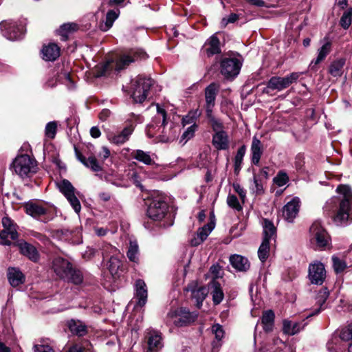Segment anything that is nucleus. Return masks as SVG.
<instances>
[{"mask_svg":"<svg viewBox=\"0 0 352 352\" xmlns=\"http://www.w3.org/2000/svg\"><path fill=\"white\" fill-rule=\"evenodd\" d=\"M336 192L340 194V199H331L324 205V210L327 215H332L334 223L338 226L347 225L352 222V190L349 185L340 184Z\"/></svg>","mask_w":352,"mask_h":352,"instance_id":"nucleus-1","label":"nucleus"},{"mask_svg":"<svg viewBox=\"0 0 352 352\" xmlns=\"http://www.w3.org/2000/svg\"><path fill=\"white\" fill-rule=\"evenodd\" d=\"M52 269L61 279L78 285L82 282V272L73 267L72 264L62 257H56L52 261Z\"/></svg>","mask_w":352,"mask_h":352,"instance_id":"nucleus-2","label":"nucleus"},{"mask_svg":"<svg viewBox=\"0 0 352 352\" xmlns=\"http://www.w3.org/2000/svg\"><path fill=\"white\" fill-rule=\"evenodd\" d=\"M155 81L144 75L138 76L131 81V98L135 103H142L152 97L151 93Z\"/></svg>","mask_w":352,"mask_h":352,"instance_id":"nucleus-3","label":"nucleus"},{"mask_svg":"<svg viewBox=\"0 0 352 352\" xmlns=\"http://www.w3.org/2000/svg\"><path fill=\"white\" fill-rule=\"evenodd\" d=\"M219 64L220 73L227 79L234 78L241 71L243 58L238 53L230 52L221 56Z\"/></svg>","mask_w":352,"mask_h":352,"instance_id":"nucleus-4","label":"nucleus"},{"mask_svg":"<svg viewBox=\"0 0 352 352\" xmlns=\"http://www.w3.org/2000/svg\"><path fill=\"white\" fill-rule=\"evenodd\" d=\"M143 117L140 114L131 113L124 122V126L122 130L117 134L109 135V140L111 143L121 145L127 142L132 135L137 124L143 122Z\"/></svg>","mask_w":352,"mask_h":352,"instance_id":"nucleus-5","label":"nucleus"},{"mask_svg":"<svg viewBox=\"0 0 352 352\" xmlns=\"http://www.w3.org/2000/svg\"><path fill=\"white\" fill-rule=\"evenodd\" d=\"M198 316L197 311H190L186 307H179L168 313L166 324H173L177 327L189 326L196 321Z\"/></svg>","mask_w":352,"mask_h":352,"instance_id":"nucleus-6","label":"nucleus"},{"mask_svg":"<svg viewBox=\"0 0 352 352\" xmlns=\"http://www.w3.org/2000/svg\"><path fill=\"white\" fill-rule=\"evenodd\" d=\"M146 215L154 221H161L168 212V205L162 195L153 196L146 201Z\"/></svg>","mask_w":352,"mask_h":352,"instance_id":"nucleus-7","label":"nucleus"},{"mask_svg":"<svg viewBox=\"0 0 352 352\" xmlns=\"http://www.w3.org/2000/svg\"><path fill=\"white\" fill-rule=\"evenodd\" d=\"M146 56V53L141 50H130L128 53L120 56L115 63L113 61H107L102 66V71L100 73V76L105 75L113 67H115L116 71L119 72L126 68L131 63L138 59L145 58Z\"/></svg>","mask_w":352,"mask_h":352,"instance_id":"nucleus-8","label":"nucleus"},{"mask_svg":"<svg viewBox=\"0 0 352 352\" xmlns=\"http://www.w3.org/2000/svg\"><path fill=\"white\" fill-rule=\"evenodd\" d=\"M12 168L21 177H29L36 173L37 162L28 155H21L14 160Z\"/></svg>","mask_w":352,"mask_h":352,"instance_id":"nucleus-9","label":"nucleus"},{"mask_svg":"<svg viewBox=\"0 0 352 352\" xmlns=\"http://www.w3.org/2000/svg\"><path fill=\"white\" fill-rule=\"evenodd\" d=\"M2 225L3 229L0 232V244L3 245H13L8 238L12 240H16L19 234L16 230V225L9 217H3L2 219Z\"/></svg>","mask_w":352,"mask_h":352,"instance_id":"nucleus-10","label":"nucleus"},{"mask_svg":"<svg viewBox=\"0 0 352 352\" xmlns=\"http://www.w3.org/2000/svg\"><path fill=\"white\" fill-rule=\"evenodd\" d=\"M300 77V73L292 72L285 77L273 76L267 82V88L272 90L282 91L296 82Z\"/></svg>","mask_w":352,"mask_h":352,"instance_id":"nucleus-11","label":"nucleus"},{"mask_svg":"<svg viewBox=\"0 0 352 352\" xmlns=\"http://www.w3.org/2000/svg\"><path fill=\"white\" fill-rule=\"evenodd\" d=\"M311 241L316 243L319 249H322L329 244L330 237L322 228L320 221H314L310 227Z\"/></svg>","mask_w":352,"mask_h":352,"instance_id":"nucleus-12","label":"nucleus"},{"mask_svg":"<svg viewBox=\"0 0 352 352\" xmlns=\"http://www.w3.org/2000/svg\"><path fill=\"white\" fill-rule=\"evenodd\" d=\"M0 29L4 37L10 41L21 39L23 35V27L14 21H2Z\"/></svg>","mask_w":352,"mask_h":352,"instance_id":"nucleus-13","label":"nucleus"},{"mask_svg":"<svg viewBox=\"0 0 352 352\" xmlns=\"http://www.w3.org/2000/svg\"><path fill=\"white\" fill-rule=\"evenodd\" d=\"M13 245L19 248L20 253L32 262L39 261L40 254L37 248L23 239H19L13 243Z\"/></svg>","mask_w":352,"mask_h":352,"instance_id":"nucleus-14","label":"nucleus"},{"mask_svg":"<svg viewBox=\"0 0 352 352\" xmlns=\"http://www.w3.org/2000/svg\"><path fill=\"white\" fill-rule=\"evenodd\" d=\"M308 276L312 284L322 285L326 277L324 265L318 261L310 264Z\"/></svg>","mask_w":352,"mask_h":352,"instance_id":"nucleus-15","label":"nucleus"},{"mask_svg":"<svg viewBox=\"0 0 352 352\" xmlns=\"http://www.w3.org/2000/svg\"><path fill=\"white\" fill-rule=\"evenodd\" d=\"M300 206L298 197H294L283 208V217L288 222H293L297 217Z\"/></svg>","mask_w":352,"mask_h":352,"instance_id":"nucleus-16","label":"nucleus"},{"mask_svg":"<svg viewBox=\"0 0 352 352\" xmlns=\"http://www.w3.org/2000/svg\"><path fill=\"white\" fill-rule=\"evenodd\" d=\"M66 325L74 336L83 337L88 333V326L86 323L78 319H70L66 322Z\"/></svg>","mask_w":352,"mask_h":352,"instance_id":"nucleus-17","label":"nucleus"},{"mask_svg":"<svg viewBox=\"0 0 352 352\" xmlns=\"http://www.w3.org/2000/svg\"><path fill=\"white\" fill-rule=\"evenodd\" d=\"M219 89V85L215 82L210 83L205 89L206 111L213 110Z\"/></svg>","mask_w":352,"mask_h":352,"instance_id":"nucleus-18","label":"nucleus"},{"mask_svg":"<svg viewBox=\"0 0 352 352\" xmlns=\"http://www.w3.org/2000/svg\"><path fill=\"white\" fill-rule=\"evenodd\" d=\"M202 52L207 55L208 57L212 56L215 54L221 53L219 38L214 34L211 36L205 43Z\"/></svg>","mask_w":352,"mask_h":352,"instance_id":"nucleus-19","label":"nucleus"},{"mask_svg":"<svg viewBox=\"0 0 352 352\" xmlns=\"http://www.w3.org/2000/svg\"><path fill=\"white\" fill-rule=\"evenodd\" d=\"M186 290L191 292L192 299L196 301V307L200 309L202 307L204 300L208 295L207 289L205 287H197L196 285H189Z\"/></svg>","mask_w":352,"mask_h":352,"instance_id":"nucleus-20","label":"nucleus"},{"mask_svg":"<svg viewBox=\"0 0 352 352\" xmlns=\"http://www.w3.org/2000/svg\"><path fill=\"white\" fill-rule=\"evenodd\" d=\"M135 296L138 300V305L140 307L144 306L147 301L148 292L146 285L143 280H136L135 283Z\"/></svg>","mask_w":352,"mask_h":352,"instance_id":"nucleus-21","label":"nucleus"},{"mask_svg":"<svg viewBox=\"0 0 352 352\" xmlns=\"http://www.w3.org/2000/svg\"><path fill=\"white\" fill-rule=\"evenodd\" d=\"M148 352H153L162 347L161 333L155 331H150L146 334Z\"/></svg>","mask_w":352,"mask_h":352,"instance_id":"nucleus-22","label":"nucleus"},{"mask_svg":"<svg viewBox=\"0 0 352 352\" xmlns=\"http://www.w3.org/2000/svg\"><path fill=\"white\" fill-rule=\"evenodd\" d=\"M229 137L226 131H219L212 135V144L217 150H227L229 148Z\"/></svg>","mask_w":352,"mask_h":352,"instance_id":"nucleus-23","label":"nucleus"},{"mask_svg":"<svg viewBox=\"0 0 352 352\" xmlns=\"http://www.w3.org/2000/svg\"><path fill=\"white\" fill-rule=\"evenodd\" d=\"M251 162L257 166L263 153V144L256 136H254L251 144Z\"/></svg>","mask_w":352,"mask_h":352,"instance_id":"nucleus-24","label":"nucleus"},{"mask_svg":"<svg viewBox=\"0 0 352 352\" xmlns=\"http://www.w3.org/2000/svg\"><path fill=\"white\" fill-rule=\"evenodd\" d=\"M41 54L43 60L54 61L60 56V47L55 43H49L43 47Z\"/></svg>","mask_w":352,"mask_h":352,"instance_id":"nucleus-25","label":"nucleus"},{"mask_svg":"<svg viewBox=\"0 0 352 352\" xmlns=\"http://www.w3.org/2000/svg\"><path fill=\"white\" fill-rule=\"evenodd\" d=\"M7 276L10 284L14 287L25 282V276L19 269L15 267L8 268Z\"/></svg>","mask_w":352,"mask_h":352,"instance_id":"nucleus-26","label":"nucleus"},{"mask_svg":"<svg viewBox=\"0 0 352 352\" xmlns=\"http://www.w3.org/2000/svg\"><path fill=\"white\" fill-rule=\"evenodd\" d=\"M230 261L234 269L241 272L247 271L250 266L248 258L239 254L231 256Z\"/></svg>","mask_w":352,"mask_h":352,"instance_id":"nucleus-27","label":"nucleus"},{"mask_svg":"<svg viewBox=\"0 0 352 352\" xmlns=\"http://www.w3.org/2000/svg\"><path fill=\"white\" fill-rule=\"evenodd\" d=\"M78 25L76 23H67L63 24L56 32L60 36L61 41H66L71 34L78 31Z\"/></svg>","mask_w":352,"mask_h":352,"instance_id":"nucleus-28","label":"nucleus"},{"mask_svg":"<svg viewBox=\"0 0 352 352\" xmlns=\"http://www.w3.org/2000/svg\"><path fill=\"white\" fill-rule=\"evenodd\" d=\"M262 226L263 229V240L270 241V240L274 239L276 236V228L274 226V223L268 219H263Z\"/></svg>","mask_w":352,"mask_h":352,"instance_id":"nucleus-29","label":"nucleus"},{"mask_svg":"<svg viewBox=\"0 0 352 352\" xmlns=\"http://www.w3.org/2000/svg\"><path fill=\"white\" fill-rule=\"evenodd\" d=\"M167 122L164 124V125H162L160 126L162 127V135H160V141L163 142H168L173 141L177 134V126H175L174 124L171 123L168 127V129H166Z\"/></svg>","mask_w":352,"mask_h":352,"instance_id":"nucleus-30","label":"nucleus"},{"mask_svg":"<svg viewBox=\"0 0 352 352\" xmlns=\"http://www.w3.org/2000/svg\"><path fill=\"white\" fill-rule=\"evenodd\" d=\"M331 50V43L328 38H326V42L318 50L317 58L315 60H313L310 64L311 69H314L315 65L324 60L327 56L330 53Z\"/></svg>","mask_w":352,"mask_h":352,"instance_id":"nucleus-31","label":"nucleus"},{"mask_svg":"<svg viewBox=\"0 0 352 352\" xmlns=\"http://www.w3.org/2000/svg\"><path fill=\"white\" fill-rule=\"evenodd\" d=\"M346 64L344 58H340L332 61L329 66V73L333 77H340L344 73Z\"/></svg>","mask_w":352,"mask_h":352,"instance_id":"nucleus-32","label":"nucleus"},{"mask_svg":"<svg viewBox=\"0 0 352 352\" xmlns=\"http://www.w3.org/2000/svg\"><path fill=\"white\" fill-rule=\"evenodd\" d=\"M212 291L211 295L212 297L213 304L217 305L220 304L224 298L223 292L221 287L220 283L216 280H212L210 283Z\"/></svg>","mask_w":352,"mask_h":352,"instance_id":"nucleus-33","label":"nucleus"},{"mask_svg":"<svg viewBox=\"0 0 352 352\" xmlns=\"http://www.w3.org/2000/svg\"><path fill=\"white\" fill-rule=\"evenodd\" d=\"M25 212L34 218H38L47 212L46 208L36 203H27L25 206Z\"/></svg>","mask_w":352,"mask_h":352,"instance_id":"nucleus-34","label":"nucleus"},{"mask_svg":"<svg viewBox=\"0 0 352 352\" xmlns=\"http://www.w3.org/2000/svg\"><path fill=\"white\" fill-rule=\"evenodd\" d=\"M303 328L304 324L302 322H292L288 320H284L283 322V332L287 335L293 336Z\"/></svg>","mask_w":352,"mask_h":352,"instance_id":"nucleus-35","label":"nucleus"},{"mask_svg":"<svg viewBox=\"0 0 352 352\" xmlns=\"http://www.w3.org/2000/svg\"><path fill=\"white\" fill-rule=\"evenodd\" d=\"M275 315L272 310L270 309L263 313L261 323L263 330L265 332H270L273 330L274 325Z\"/></svg>","mask_w":352,"mask_h":352,"instance_id":"nucleus-36","label":"nucleus"},{"mask_svg":"<svg viewBox=\"0 0 352 352\" xmlns=\"http://www.w3.org/2000/svg\"><path fill=\"white\" fill-rule=\"evenodd\" d=\"M212 331L215 336V340L212 343L213 352H217L221 346V341L224 336V331L219 324H215L212 327Z\"/></svg>","mask_w":352,"mask_h":352,"instance_id":"nucleus-37","label":"nucleus"},{"mask_svg":"<svg viewBox=\"0 0 352 352\" xmlns=\"http://www.w3.org/2000/svg\"><path fill=\"white\" fill-rule=\"evenodd\" d=\"M329 295V290L327 288L324 287L322 288L318 293L316 296L317 303L319 305V307L316 309L314 312L307 315V318H309L311 316L318 314L322 309L324 308L322 307L323 305L325 303Z\"/></svg>","mask_w":352,"mask_h":352,"instance_id":"nucleus-38","label":"nucleus"},{"mask_svg":"<svg viewBox=\"0 0 352 352\" xmlns=\"http://www.w3.org/2000/svg\"><path fill=\"white\" fill-rule=\"evenodd\" d=\"M206 118L208 120L209 124L214 133H217L219 131H223L224 126L223 122L216 118L212 113V111H207Z\"/></svg>","mask_w":352,"mask_h":352,"instance_id":"nucleus-39","label":"nucleus"},{"mask_svg":"<svg viewBox=\"0 0 352 352\" xmlns=\"http://www.w3.org/2000/svg\"><path fill=\"white\" fill-rule=\"evenodd\" d=\"M245 152H246V146H245V145H242L241 146H240L239 148V149L236 152V154L234 157V171L236 175H239V173L241 169L243 160V157L245 156Z\"/></svg>","mask_w":352,"mask_h":352,"instance_id":"nucleus-40","label":"nucleus"},{"mask_svg":"<svg viewBox=\"0 0 352 352\" xmlns=\"http://www.w3.org/2000/svg\"><path fill=\"white\" fill-rule=\"evenodd\" d=\"M131 155L133 159L144 163L146 165L152 164L153 160L149 155V153L145 152L142 150H135L132 152Z\"/></svg>","mask_w":352,"mask_h":352,"instance_id":"nucleus-41","label":"nucleus"},{"mask_svg":"<svg viewBox=\"0 0 352 352\" xmlns=\"http://www.w3.org/2000/svg\"><path fill=\"white\" fill-rule=\"evenodd\" d=\"M57 186L60 192H61L65 197L75 193V188L73 186L72 183L66 179L61 180L57 184Z\"/></svg>","mask_w":352,"mask_h":352,"instance_id":"nucleus-42","label":"nucleus"},{"mask_svg":"<svg viewBox=\"0 0 352 352\" xmlns=\"http://www.w3.org/2000/svg\"><path fill=\"white\" fill-rule=\"evenodd\" d=\"M352 23V7L348 8L346 10L340 19V25L344 29V30H348L349 27L351 26Z\"/></svg>","mask_w":352,"mask_h":352,"instance_id":"nucleus-43","label":"nucleus"},{"mask_svg":"<svg viewBox=\"0 0 352 352\" xmlns=\"http://www.w3.org/2000/svg\"><path fill=\"white\" fill-rule=\"evenodd\" d=\"M118 14L113 10H109L107 13L106 15V20L104 22V24H101L100 28V30L106 32L108 30H109L114 22V21L118 18Z\"/></svg>","mask_w":352,"mask_h":352,"instance_id":"nucleus-44","label":"nucleus"},{"mask_svg":"<svg viewBox=\"0 0 352 352\" xmlns=\"http://www.w3.org/2000/svg\"><path fill=\"white\" fill-rule=\"evenodd\" d=\"M270 252V241H262L258 250V256L262 263L265 262L269 256Z\"/></svg>","mask_w":352,"mask_h":352,"instance_id":"nucleus-45","label":"nucleus"},{"mask_svg":"<svg viewBox=\"0 0 352 352\" xmlns=\"http://www.w3.org/2000/svg\"><path fill=\"white\" fill-rule=\"evenodd\" d=\"M127 257L131 261L138 262V245L137 242L131 241L129 250L126 252Z\"/></svg>","mask_w":352,"mask_h":352,"instance_id":"nucleus-46","label":"nucleus"},{"mask_svg":"<svg viewBox=\"0 0 352 352\" xmlns=\"http://www.w3.org/2000/svg\"><path fill=\"white\" fill-rule=\"evenodd\" d=\"M244 15L243 13H231L228 17H223L221 21L222 28H226L229 23H234L236 21L243 19Z\"/></svg>","mask_w":352,"mask_h":352,"instance_id":"nucleus-47","label":"nucleus"},{"mask_svg":"<svg viewBox=\"0 0 352 352\" xmlns=\"http://www.w3.org/2000/svg\"><path fill=\"white\" fill-rule=\"evenodd\" d=\"M253 184L254 185L250 188L251 190L257 195H263L265 190L261 179L258 176L254 175Z\"/></svg>","mask_w":352,"mask_h":352,"instance_id":"nucleus-48","label":"nucleus"},{"mask_svg":"<svg viewBox=\"0 0 352 352\" xmlns=\"http://www.w3.org/2000/svg\"><path fill=\"white\" fill-rule=\"evenodd\" d=\"M82 164L86 167L91 168L94 172H98L102 170V167L94 156L86 158L85 162H84Z\"/></svg>","mask_w":352,"mask_h":352,"instance_id":"nucleus-49","label":"nucleus"},{"mask_svg":"<svg viewBox=\"0 0 352 352\" xmlns=\"http://www.w3.org/2000/svg\"><path fill=\"white\" fill-rule=\"evenodd\" d=\"M273 182L278 186L281 187L289 182V177L285 172L280 170L274 177Z\"/></svg>","mask_w":352,"mask_h":352,"instance_id":"nucleus-50","label":"nucleus"},{"mask_svg":"<svg viewBox=\"0 0 352 352\" xmlns=\"http://www.w3.org/2000/svg\"><path fill=\"white\" fill-rule=\"evenodd\" d=\"M227 204L228 206L232 209L236 210V211H241L243 208L241 206L238 198L236 195L229 194L227 197Z\"/></svg>","mask_w":352,"mask_h":352,"instance_id":"nucleus-51","label":"nucleus"},{"mask_svg":"<svg viewBox=\"0 0 352 352\" xmlns=\"http://www.w3.org/2000/svg\"><path fill=\"white\" fill-rule=\"evenodd\" d=\"M333 267L336 274H339L344 270L346 267L345 261L340 259L336 256H332Z\"/></svg>","mask_w":352,"mask_h":352,"instance_id":"nucleus-52","label":"nucleus"},{"mask_svg":"<svg viewBox=\"0 0 352 352\" xmlns=\"http://www.w3.org/2000/svg\"><path fill=\"white\" fill-rule=\"evenodd\" d=\"M121 266V261L119 258L114 256H111L109 261V270L111 272V274H116L118 269Z\"/></svg>","mask_w":352,"mask_h":352,"instance_id":"nucleus-53","label":"nucleus"},{"mask_svg":"<svg viewBox=\"0 0 352 352\" xmlns=\"http://www.w3.org/2000/svg\"><path fill=\"white\" fill-rule=\"evenodd\" d=\"M65 198L67 199L74 211L78 214L81 210V205L76 194H72L65 197Z\"/></svg>","mask_w":352,"mask_h":352,"instance_id":"nucleus-54","label":"nucleus"},{"mask_svg":"<svg viewBox=\"0 0 352 352\" xmlns=\"http://www.w3.org/2000/svg\"><path fill=\"white\" fill-rule=\"evenodd\" d=\"M88 340H83L78 343L72 344L66 352H83L89 345Z\"/></svg>","mask_w":352,"mask_h":352,"instance_id":"nucleus-55","label":"nucleus"},{"mask_svg":"<svg viewBox=\"0 0 352 352\" xmlns=\"http://www.w3.org/2000/svg\"><path fill=\"white\" fill-rule=\"evenodd\" d=\"M57 131V124L56 122H50L45 126V135L50 139L54 138Z\"/></svg>","mask_w":352,"mask_h":352,"instance_id":"nucleus-56","label":"nucleus"},{"mask_svg":"<svg viewBox=\"0 0 352 352\" xmlns=\"http://www.w3.org/2000/svg\"><path fill=\"white\" fill-rule=\"evenodd\" d=\"M199 115L197 111H190L186 116L182 118V124L186 126L187 124H196L195 121Z\"/></svg>","mask_w":352,"mask_h":352,"instance_id":"nucleus-57","label":"nucleus"},{"mask_svg":"<svg viewBox=\"0 0 352 352\" xmlns=\"http://www.w3.org/2000/svg\"><path fill=\"white\" fill-rule=\"evenodd\" d=\"M197 128V124H192L186 129L182 135V140H185V142L191 139Z\"/></svg>","mask_w":352,"mask_h":352,"instance_id":"nucleus-58","label":"nucleus"},{"mask_svg":"<svg viewBox=\"0 0 352 352\" xmlns=\"http://www.w3.org/2000/svg\"><path fill=\"white\" fill-rule=\"evenodd\" d=\"M212 228L209 227L208 226H204L202 228L198 229L196 232V234L204 242L212 231Z\"/></svg>","mask_w":352,"mask_h":352,"instance_id":"nucleus-59","label":"nucleus"},{"mask_svg":"<svg viewBox=\"0 0 352 352\" xmlns=\"http://www.w3.org/2000/svg\"><path fill=\"white\" fill-rule=\"evenodd\" d=\"M56 236L64 241L69 240L72 236V231L67 228H63L56 231Z\"/></svg>","mask_w":352,"mask_h":352,"instance_id":"nucleus-60","label":"nucleus"},{"mask_svg":"<svg viewBox=\"0 0 352 352\" xmlns=\"http://www.w3.org/2000/svg\"><path fill=\"white\" fill-rule=\"evenodd\" d=\"M340 338L345 341L352 340V324H349L345 329L342 330Z\"/></svg>","mask_w":352,"mask_h":352,"instance_id":"nucleus-61","label":"nucleus"},{"mask_svg":"<svg viewBox=\"0 0 352 352\" xmlns=\"http://www.w3.org/2000/svg\"><path fill=\"white\" fill-rule=\"evenodd\" d=\"M34 352H56L52 346L47 344H38L34 346Z\"/></svg>","mask_w":352,"mask_h":352,"instance_id":"nucleus-62","label":"nucleus"},{"mask_svg":"<svg viewBox=\"0 0 352 352\" xmlns=\"http://www.w3.org/2000/svg\"><path fill=\"white\" fill-rule=\"evenodd\" d=\"M117 252V249L110 244H104L102 248V254L103 258L107 257L110 254H113V256L115 253Z\"/></svg>","mask_w":352,"mask_h":352,"instance_id":"nucleus-63","label":"nucleus"},{"mask_svg":"<svg viewBox=\"0 0 352 352\" xmlns=\"http://www.w3.org/2000/svg\"><path fill=\"white\" fill-rule=\"evenodd\" d=\"M233 188L234 190V191L238 193V195H239L240 198L241 199L242 201L243 202L244 201V199L246 197V191L241 186V185L239 184V183H234L233 185Z\"/></svg>","mask_w":352,"mask_h":352,"instance_id":"nucleus-64","label":"nucleus"}]
</instances>
